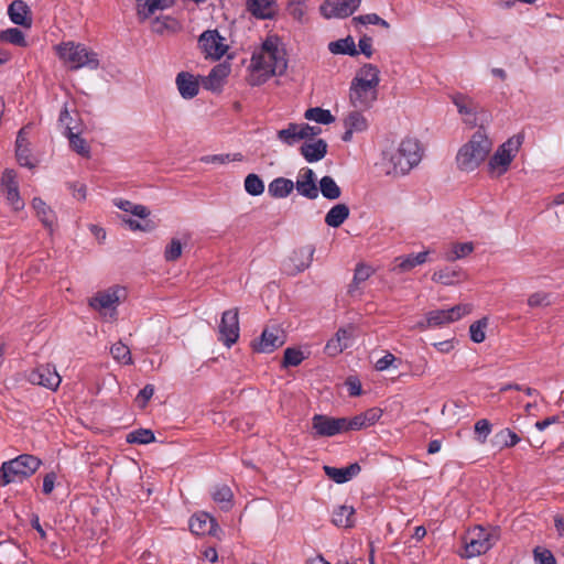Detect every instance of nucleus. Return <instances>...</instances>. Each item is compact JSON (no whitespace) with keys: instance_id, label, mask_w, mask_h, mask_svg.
Instances as JSON below:
<instances>
[{"instance_id":"nucleus-4","label":"nucleus","mask_w":564,"mask_h":564,"mask_svg":"<svg viewBox=\"0 0 564 564\" xmlns=\"http://www.w3.org/2000/svg\"><path fill=\"white\" fill-rule=\"evenodd\" d=\"M422 160L420 142L413 138H405L398 149L391 153L387 170L388 175L401 176L408 174Z\"/></svg>"},{"instance_id":"nucleus-24","label":"nucleus","mask_w":564,"mask_h":564,"mask_svg":"<svg viewBox=\"0 0 564 564\" xmlns=\"http://www.w3.org/2000/svg\"><path fill=\"white\" fill-rule=\"evenodd\" d=\"M300 152L307 162H317L325 158L327 143L323 139L304 142L300 148Z\"/></svg>"},{"instance_id":"nucleus-22","label":"nucleus","mask_w":564,"mask_h":564,"mask_svg":"<svg viewBox=\"0 0 564 564\" xmlns=\"http://www.w3.org/2000/svg\"><path fill=\"white\" fill-rule=\"evenodd\" d=\"M180 95L184 99H192L197 96L199 91V83L196 77L187 72H181L176 75L175 79Z\"/></svg>"},{"instance_id":"nucleus-40","label":"nucleus","mask_w":564,"mask_h":564,"mask_svg":"<svg viewBox=\"0 0 564 564\" xmlns=\"http://www.w3.org/2000/svg\"><path fill=\"white\" fill-rule=\"evenodd\" d=\"M276 135L281 142L288 145L295 144L300 141L297 123H289L285 129L279 130Z\"/></svg>"},{"instance_id":"nucleus-6","label":"nucleus","mask_w":564,"mask_h":564,"mask_svg":"<svg viewBox=\"0 0 564 564\" xmlns=\"http://www.w3.org/2000/svg\"><path fill=\"white\" fill-rule=\"evenodd\" d=\"M55 50L59 59L69 69H79L83 67L96 69L99 66L97 53L89 50L84 44L68 41L58 44L55 46Z\"/></svg>"},{"instance_id":"nucleus-51","label":"nucleus","mask_w":564,"mask_h":564,"mask_svg":"<svg viewBox=\"0 0 564 564\" xmlns=\"http://www.w3.org/2000/svg\"><path fill=\"white\" fill-rule=\"evenodd\" d=\"M183 246L180 239L173 238L165 247L164 258L166 261H176L182 256Z\"/></svg>"},{"instance_id":"nucleus-33","label":"nucleus","mask_w":564,"mask_h":564,"mask_svg":"<svg viewBox=\"0 0 564 564\" xmlns=\"http://www.w3.org/2000/svg\"><path fill=\"white\" fill-rule=\"evenodd\" d=\"M464 273L459 269L446 267L435 271L432 275V280L444 285H453L460 281Z\"/></svg>"},{"instance_id":"nucleus-18","label":"nucleus","mask_w":564,"mask_h":564,"mask_svg":"<svg viewBox=\"0 0 564 564\" xmlns=\"http://www.w3.org/2000/svg\"><path fill=\"white\" fill-rule=\"evenodd\" d=\"M294 188L297 193L308 199H316L318 197V187L316 186L315 173L310 167H302L299 171Z\"/></svg>"},{"instance_id":"nucleus-59","label":"nucleus","mask_w":564,"mask_h":564,"mask_svg":"<svg viewBox=\"0 0 564 564\" xmlns=\"http://www.w3.org/2000/svg\"><path fill=\"white\" fill-rule=\"evenodd\" d=\"M397 358L393 354L387 352L383 357L377 360L375 367L378 371L387 370L389 367H392Z\"/></svg>"},{"instance_id":"nucleus-23","label":"nucleus","mask_w":564,"mask_h":564,"mask_svg":"<svg viewBox=\"0 0 564 564\" xmlns=\"http://www.w3.org/2000/svg\"><path fill=\"white\" fill-rule=\"evenodd\" d=\"M8 14L14 24L25 28L32 24L30 8L22 0H14L8 8Z\"/></svg>"},{"instance_id":"nucleus-50","label":"nucleus","mask_w":564,"mask_h":564,"mask_svg":"<svg viewBox=\"0 0 564 564\" xmlns=\"http://www.w3.org/2000/svg\"><path fill=\"white\" fill-rule=\"evenodd\" d=\"M474 430L476 434V441L480 444H484L491 433V424L487 419H481L475 423Z\"/></svg>"},{"instance_id":"nucleus-30","label":"nucleus","mask_w":564,"mask_h":564,"mask_svg":"<svg viewBox=\"0 0 564 564\" xmlns=\"http://www.w3.org/2000/svg\"><path fill=\"white\" fill-rule=\"evenodd\" d=\"M174 0H138V14L148 19L156 10H163L172 6Z\"/></svg>"},{"instance_id":"nucleus-2","label":"nucleus","mask_w":564,"mask_h":564,"mask_svg":"<svg viewBox=\"0 0 564 564\" xmlns=\"http://www.w3.org/2000/svg\"><path fill=\"white\" fill-rule=\"evenodd\" d=\"M284 52L278 47L272 40H267L261 48L253 53L250 68L258 79L254 84H260L271 76L281 75L286 69V59Z\"/></svg>"},{"instance_id":"nucleus-37","label":"nucleus","mask_w":564,"mask_h":564,"mask_svg":"<svg viewBox=\"0 0 564 564\" xmlns=\"http://www.w3.org/2000/svg\"><path fill=\"white\" fill-rule=\"evenodd\" d=\"M213 499L215 502L223 503V509L228 510L231 507L232 491L227 485L216 486L213 490Z\"/></svg>"},{"instance_id":"nucleus-32","label":"nucleus","mask_w":564,"mask_h":564,"mask_svg":"<svg viewBox=\"0 0 564 564\" xmlns=\"http://www.w3.org/2000/svg\"><path fill=\"white\" fill-rule=\"evenodd\" d=\"M354 513L352 507L339 506L333 511L332 522L339 528H351L355 523Z\"/></svg>"},{"instance_id":"nucleus-45","label":"nucleus","mask_w":564,"mask_h":564,"mask_svg":"<svg viewBox=\"0 0 564 564\" xmlns=\"http://www.w3.org/2000/svg\"><path fill=\"white\" fill-rule=\"evenodd\" d=\"M454 105L457 107L460 115H474L475 106L470 98L465 95L457 94L452 97Z\"/></svg>"},{"instance_id":"nucleus-31","label":"nucleus","mask_w":564,"mask_h":564,"mask_svg":"<svg viewBox=\"0 0 564 564\" xmlns=\"http://www.w3.org/2000/svg\"><path fill=\"white\" fill-rule=\"evenodd\" d=\"M349 208L346 204L333 206L325 216V223L329 227L338 228L349 217Z\"/></svg>"},{"instance_id":"nucleus-53","label":"nucleus","mask_w":564,"mask_h":564,"mask_svg":"<svg viewBox=\"0 0 564 564\" xmlns=\"http://www.w3.org/2000/svg\"><path fill=\"white\" fill-rule=\"evenodd\" d=\"M474 251V245L471 242L455 243L452 249V256H448V260H456L470 254Z\"/></svg>"},{"instance_id":"nucleus-61","label":"nucleus","mask_w":564,"mask_h":564,"mask_svg":"<svg viewBox=\"0 0 564 564\" xmlns=\"http://www.w3.org/2000/svg\"><path fill=\"white\" fill-rule=\"evenodd\" d=\"M534 557L540 562V564H556L555 557L549 550H534Z\"/></svg>"},{"instance_id":"nucleus-14","label":"nucleus","mask_w":564,"mask_h":564,"mask_svg":"<svg viewBox=\"0 0 564 564\" xmlns=\"http://www.w3.org/2000/svg\"><path fill=\"white\" fill-rule=\"evenodd\" d=\"M359 4L360 0H325L319 11L326 19H344L350 17Z\"/></svg>"},{"instance_id":"nucleus-7","label":"nucleus","mask_w":564,"mask_h":564,"mask_svg":"<svg viewBox=\"0 0 564 564\" xmlns=\"http://www.w3.org/2000/svg\"><path fill=\"white\" fill-rule=\"evenodd\" d=\"M499 540L496 529L476 525L467 531L464 536V551L462 557L471 558L488 552Z\"/></svg>"},{"instance_id":"nucleus-47","label":"nucleus","mask_w":564,"mask_h":564,"mask_svg":"<svg viewBox=\"0 0 564 564\" xmlns=\"http://www.w3.org/2000/svg\"><path fill=\"white\" fill-rule=\"evenodd\" d=\"M1 40L18 46H26L24 34L17 28H11L1 33Z\"/></svg>"},{"instance_id":"nucleus-3","label":"nucleus","mask_w":564,"mask_h":564,"mask_svg":"<svg viewBox=\"0 0 564 564\" xmlns=\"http://www.w3.org/2000/svg\"><path fill=\"white\" fill-rule=\"evenodd\" d=\"M491 147L492 143L486 133L481 130L476 131L456 155L458 169L465 172L476 170L487 159Z\"/></svg>"},{"instance_id":"nucleus-10","label":"nucleus","mask_w":564,"mask_h":564,"mask_svg":"<svg viewBox=\"0 0 564 564\" xmlns=\"http://www.w3.org/2000/svg\"><path fill=\"white\" fill-rule=\"evenodd\" d=\"M470 312L471 305L469 304H458L447 310L431 311L426 314V321L420 322L417 327L421 330H424L429 327H440L458 321Z\"/></svg>"},{"instance_id":"nucleus-26","label":"nucleus","mask_w":564,"mask_h":564,"mask_svg":"<svg viewBox=\"0 0 564 564\" xmlns=\"http://www.w3.org/2000/svg\"><path fill=\"white\" fill-rule=\"evenodd\" d=\"M350 333L346 329H338L333 338H330L326 346L325 352L328 356H337L349 347Z\"/></svg>"},{"instance_id":"nucleus-13","label":"nucleus","mask_w":564,"mask_h":564,"mask_svg":"<svg viewBox=\"0 0 564 564\" xmlns=\"http://www.w3.org/2000/svg\"><path fill=\"white\" fill-rule=\"evenodd\" d=\"M219 340L227 347L234 345L239 338L238 310H228L223 313L219 324Z\"/></svg>"},{"instance_id":"nucleus-39","label":"nucleus","mask_w":564,"mask_h":564,"mask_svg":"<svg viewBox=\"0 0 564 564\" xmlns=\"http://www.w3.org/2000/svg\"><path fill=\"white\" fill-rule=\"evenodd\" d=\"M110 354L112 355L113 359H116L117 361H119L123 365L132 364V357H131L130 349L128 346H126L121 341H118L111 346Z\"/></svg>"},{"instance_id":"nucleus-64","label":"nucleus","mask_w":564,"mask_h":564,"mask_svg":"<svg viewBox=\"0 0 564 564\" xmlns=\"http://www.w3.org/2000/svg\"><path fill=\"white\" fill-rule=\"evenodd\" d=\"M55 480H56V475L54 473H48L44 476L42 490L45 495H50L53 491Z\"/></svg>"},{"instance_id":"nucleus-48","label":"nucleus","mask_w":564,"mask_h":564,"mask_svg":"<svg viewBox=\"0 0 564 564\" xmlns=\"http://www.w3.org/2000/svg\"><path fill=\"white\" fill-rule=\"evenodd\" d=\"M242 155L240 153L236 154H212L205 155L200 159L202 162L207 164H226L231 161H241Z\"/></svg>"},{"instance_id":"nucleus-34","label":"nucleus","mask_w":564,"mask_h":564,"mask_svg":"<svg viewBox=\"0 0 564 564\" xmlns=\"http://www.w3.org/2000/svg\"><path fill=\"white\" fill-rule=\"evenodd\" d=\"M318 191H321L323 197L335 200L340 197L341 189L335 182V180L332 176H323L319 180V187Z\"/></svg>"},{"instance_id":"nucleus-36","label":"nucleus","mask_w":564,"mask_h":564,"mask_svg":"<svg viewBox=\"0 0 564 564\" xmlns=\"http://www.w3.org/2000/svg\"><path fill=\"white\" fill-rule=\"evenodd\" d=\"M305 119L315 121L322 124H329L335 121V117L329 110L319 107L308 108L304 113Z\"/></svg>"},{"instance_id":"nucleus-42","label":"nucleus","mask_w":564,"mask_h":564,"mask_svg":"<svg viewBox=\"0 0 564 564\" xmlns=\"http://www.w3.org/2000/svg\"><path fill=\"white\" fill-rule=\"evenodd\" d=\"M155 441L154 433L151 430L139 429L130 432L127 436L128 443L150 444Z\"/></svg>"},{"instance_id":"nucleus-15","label":"nucleus","mask_w":564,"mask_h":564,"mask_svg":"<svg viewBox=\"0 0 564 564\" xmlns=\"http://www.w3.org/2000/svg\"><path fill=\"white\" fill-rule=\"evenodd\" d=\"M29 381L55 391L59 387L62 378L54 366L46 364L33 369L29 375Z\"/></svg>"},{"instance_id":"nucleus-25","label":"nucleus","mask_w":564,"mask_h":564,"mask_svg":"<svg viewBox=\"0 0 564 564\" xmlns=\"http://www.w3.org/2000/svg\"><path fill=\"white\" fill-rule=\"evenodd\" d=\"M248 11L257 19H270L275 12L274 0H247Z\"/></svg>"},{"instance_id":"nucleus-56","label":"nucleus","mask_w":564,"mask_h":564,"mask_svg":"<svg viewBox=\"0 0 564 564\" xmlns=\"http://www.w3.org/2000/svg\"><path fill=\"white\" fill-rule=\"evenodd\" d=\"M366 427H369V426L367 425L366 422H364V417L361 416V414H358V415L354 416L352 419L345 417V424H344L345 432L358 431V430L366 429Z\"/></svg>"},{"instance_id":"nucleus-20","label":"nucleus","mask_w":564,"mask_h":564,"mask_svg":"<svg viewBox=\"0 0 564 564\" xmlns=\"http://www.w3.org/2000/svg\"><path fill=\"white\" fill-rule=\"evenodd\" d=\"M217 523L206 512H198L189 519V530L196 535L215 534Z\"/></svg>"},{"instance_id":"nucleus-9","label":"nucleus","mask_w":564,"mask_h":564,"mask_svg":"<svg viewBox=\"0 0 564 564\" xmlns=\"http://www.w3.org/2000/svg\"><path fill=\"white\" fill-rule=\"evenodd\" d=\"M124 290L119 286H112L104 291H98L89 297L88 305L99 312V314L109 319H116L117 307L120 304Z\"/></svg>"},{"instance_id":"nucleus-28","label":"nucleus","mask_w":564,"mask_h":564,"mask_svg":"<svg viewBox=\"0 0 564 564\" xmlns=\"http://www.w3.org/2000/svg\"><path fill=\"white\" fill-rule=\"evenodd\" d=\"M294 182L285 177H276L270 182L268 193L273 198H285L294 189Z\"/></svg>"},{"instance_id":"nucleus-54","label":"nucleus","mask_w":564,"mask_h":564,"mask_svg":"<svg viewBox=\"0 0 564 564\" xmlns=\"http://www.w3.org/2000/svg\"><path fill=\"white\" fill-rule=\"evenodd\" d=\"M17 161L21 166H25L29 169L34 167V164L31 161V153L26 145H19L15 148Z\"/></svg>"},{"instance_id":"nucleus-38","label":"nucleus","mask_w":564,"mask_h":564,"mask_svg":"<svg viewBox=\"0 0 564 564\" xmlns=\"http://www.w3.org/2000/svg\"><path fill=\"white\" fill-rule=\"evenodd\" d=\"M67 138L69 140V145L73 151H75L76 153L84 158H89L90 147L88 145L85 139H83L79 134L74 132L67 133Z\"/></svg>"},{"instance_id":"nucleus-29","label":"nucleus","mask_w":564,"mask_h":564,"mask_svg":"<svg viewBox=\"0 0 564 564\" xmlns=\"http://www.w3.org/2000/svg\"><path fill=\"white\" fill-rule=\"evenodd\" d=\"M32 207L36 212V216L41 220V223L46 227L52 229L55 225L56 217L53 209L46 205L44 200L39 197L33 198Z\"/></svg>"},{"instance_id":"nucleus-49","label":"nucleus","mask_w":564,"mask_h":564,"mask_svg":"<svg viewBox=\"0 0 564 564\" xmlns=\"http://www.w3.org/2000/svg\"><path fill=\"white\" fill-rule=\"evenodd\" d=\"M304 359L303 352L300 349L295 348H286L284 350L283 367H296L299 366Z\"/></svg>"},{"instance_id":"nucleus-44","label":"nucleus","mask_w":564,"mask_h":564,"mask_svg":"<svg viewBox=\"0 0 564 564\" xmlns=\"http://www.w3.org/2000/svg\"><path fill=\"white\" fill-rule=\"evenodd\" d=\"M314 252L315 249L313 246L302 247L294 252V257H300L303 259L300 263L295 264L297 272L304 271L306 268L310 267L313 260Z\"/></svg>"},{"instance_id":"nucleus-60","label":"nucleus","mask_w":564,"mask_h":564,"mask_svg":"<svg viewBox=\"0 0 564 564\" xmlns=\"http://www.w3.org/2000/svg\"><path fill=\"white\" fill-rule=\"evenodd\" d=\"M297 128H299V138H300V140H304V139H307V138H313L314 135H316L317 133L321 132L319 128L312 127V126H310L307 123L297 124Z\"/></svg>"},{"instance_id":"nucleus-21","label":"nucleus","mask_w":564,"mask_h":564,"mask_svg":"<svg viewBox=\"0 0 564 564\" xmlns=\"http://www.w3.org/2000/svg\"><path fill=\"white\" fill-rule=\"evenodd\" d=\"M323 469L325 475L329 479H332L336 484H344L356 477L360 473L361 467L358 463H352L344 468H337L325 465Z\"/></svg>"},{"instance_id":"nucleus-1","label":"nucleus","mask_w":564,"mask_h":564,"mask_svg":"<svg viewBox=\"0 0 564 564\" xmlns=\"http://www.w3.org/2000/svg\"><path fill=\"white\" fill-rule=\"evenodd\" d=\"M380 70L373 64L361 66L349 87V102L359 110H369L378 99Z\"/></svg>"},{"instance_id":"nucleus-46","label":"nucleus","mask_w":564,"mask_h":564,"mask_svg":"<svg viewBox=\"0 0 564 564\" xmlns=\"http://www.w3.org/2000/svg\"><path fill=\"white\" fill-rule=\"evenodd\" d=\"M501 447H513L520 442V437L510 429H502L495 435Z\"/></svg>"},{"instance_id":"nucleus-63","label":"nucleus","mask_w":564,"mask_h":564,"mask_svg":"<svg viewBox=\"0 0 564 564\" xmlns=\"http://www.w3.org/2000/svg\"><path fill=\"white\" fill-rule=\"evenodd\" d=\"M68 188L75 198H77L79 200H83L86 198V186L84 184L70 183L68 185Z\"/></svg>"},{"instance_id":"nucleus-41","label":"nucleus","mask_w":564,"mask_h":564,"mask_svg":"<svg viewBox=\"0 0 564 564\" xmlns=\"http://www.w3.org/2000/svg\"><path fill=\"white\" fill-rule=\"evenodd\" d=\"M245 189L252 196H259L264 192V183L257 174H248L245 178Z\"/></svg>"},{"instance_id":"nucleus-8","label":"nucleus","mask_w":564,"mask_h":564,"mask_svg":"<svg viewBox=\"0 0 564 564\" xmlns=\"http://www.w3.org/2000/svg\"><path fill=\"white\" fill-rule=\"evenodd\" d=\"M522 140L520 134L513 135L498 147L488 162V173L491 177H499L507 173L520 150Z\"/></svg>"},{"instance_id":"nucleus-27","label":"nucleus","mask_w":564,"mask_h":564,"mask_svg":"<svg viewBox=\"0 0 564 564\" xmlns=\"http://www.w3.org/2000/svg\"><path fill=\"white\" fill-rule=\"evenodd\" d=\"M429 251H422L417 254H408L405 257H398L394 260L393 271L406 272L423 264L427 261Z\"/></svg>"},{"instance_id":"nucleus-35","label":"nucleus","mask_w":564,"mask_h":564,"mask_svg":"<svg viewBox=\"0 0 564 564\" xmlns=\"http://www.w3.org/2000/svg\"><path fill=\"white\" fill-rule=\"evenodd\" d=\"M328 50L333 54H347L350 56L358 55V51L356 48V44L351 36H347L346 39H340L335 42H330L328 44Z\"/></svg>"},{"instance_id":"nucleus-55","label":"nucleus","mask_w":564,"mask_h":564,"mask_svg":"<svg viewBox=\"0 0 564 564\" xmlns=\"http://www.w3.org/2000/svg\"><path fill=\"white\" fill-rule=\"evenodd\" d=\"M550 295L545 292H535L528 297V305L530 307L547 306L551 304Z\"/></svg>"},{"instance_id":"nucleus-62","label":"nucleus","mask_w":564,"mask_h":564,"mask_svg":"<svg viewBox=\"0 0 564 564\" xmlns=\"http://www.w3.org/2000/svg\"><path fill=\"white\" fill-rule=\"evenodd\" d=\"M358 47L362 54L368 58L372 56V40L371 37L364 35L359 39Z\"/></svg>"},{"instance_id":"nucleus-5","label":"nucleus","mask_w":564,"mask_h":564,"mask_svg":"<svg viewBox=\"0 0 564 564\" xmlns=\"http://www.w3.org/2000/svg\"><path fill=\"white\" fill-rule=\"evenodd\" d=\"M41 465V459L31 454H21L13 459L3 462L0 468V487H6L11 482H22L34 475Z\"/></svg>"},{"instance_id":"nucleus-52","label":"nucleus","mask_w":564,"mask_h":564,"mask_svg":"<svg viewBox=\"0 0 564 564\" xmlns=\"http://www.w3.org/2000/svg\"><path fill=\"white\" fill-rule=\"evenodd\" d=\"M352 22L359 23L362 25H366V24L381 25L386 29H388L390 26V24L386 20L381 19L376 13H368V14L355 17L352 19Z\"/></svg>"},{"instance_id":"nucleus-43","label":"nucleus","mask_w":564,"mask_h":564,"mask_svg":"<svg viewBox=\"0 0 564 564\" xmlns=\"http://www.w3.org/2000/svg\"><path fill=\"white\" fill-rule=\"evenodd\" d=\"M488 326V318L484 317L474 322L469 327L470 339L474 343L480 344L486 339V328Z\"/></svg>"},{"instance_id":"nucleus-16","label":"nucleus","mask_w":564,"mask_h":564,"mask_svg":"<svg viewBox=\"0 0 564 564\" xmlns=\"http://www.w3.org/2000/svg\"><path fill=\"white\" fill-rule=\"evenodd\" d=\"M284 341L285 335L283 330L276 326H271L263 329L260 339L254 341L252 347L257 352H272L281 347Z\"/></svg>"},{"instance_id":"nucleus-58","label":"nucleus","mask_w":564,"mask_h":564,"mask_svg":"<svg viewBox=\"0 0 564 564\" xmlns=\"http://www.w3.org/2000/svg\"><path fill=\"white\" fill-rule=\"evenodd\" d=\"M360 414L364 417V422H366L368 426H371L382 416V410L379 408H371Z\"/></svg>"},{"instance_id":"nucleus-11","label":"nucleus","mask_w":564,"mask_h":564,"mask_svg":"<svg viewBox=\"0 0 564 564\" xmlns=\"http://www.w3.org/2000/svg\"><path fill=\"white\" fill-rule=\"evenodd\" d=\"M0 191L13 212L24 209L25 203L20 195L18 176L14 170L7 169L2 172Z\"/></svg>"},{"instance_id":"nucleus-12","label":"nucleus","mask_w":564,"mask_h":564,"mask_svg":"<svg viewBox=\"0 0 564 564\" xmlns=\"http://www.w3.org/2000/svg\"><path fill=\"white\" fill-rule=\"evenodd\" d=\"M198 44L206 57L220 59L227 52L226 39L217 30H207L198 39Z\"/></svg>"},{"instance_id":"nucleus-17","label":"nucleus","mask_w":564,"mask_h":564,"mask_svg":"<svg viewBox=\"0 0 564 564\" xmlns=\"http://www.w3.org/2000/svg\"><path fill=\"white\" fill-rule=\"evenodd\" d=\"M345 417H330L323 414H315L312 425L317 436H334L344 433Z\"/></svg>"},{"instance_id":"nucleus-57","label":"nucleus","mask_w":564,"mask_h":564,"mask_svg":"<svg viewBox=\"0 0 564 564\" xmlns=\"http://www.w3.org/2000/svg\"><path fill=\"white\" fill-rule=\"evenodd\" d=\"M372 274V269L369 265L359 264L357 265L354 274V283L359 284L365 282Z\"/></svg>"},{"instance_id":"nucleus-19","label":"nucleus","mask_w":564,"mask_h":564,"mask_svg":"<svg viewBox=\"0 0 564 564\" xmlns=\"http://www.w3.org/2000/svg\"><path fill=\"white\" fill-rule=\"evenodd\" d=\"M364 110L354 109L347 113L344 119L345 132L341 137L344 142H350L354 133H361L369 127L368 119L362 113Z\"/></svg>"}]
</instances>
